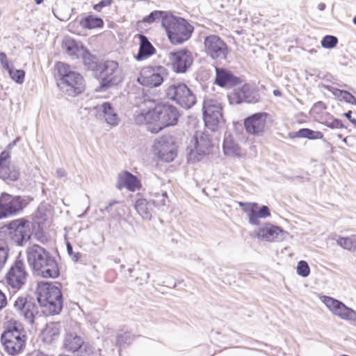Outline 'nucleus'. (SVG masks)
<instances>
[{
	"mask_svg": "<svg viewBox=\"0 0 356 356\" xmlns=\"http://www.w3.org/2000/svg\"><path fill=\"white\" fill-rule=\"evenodd\" d=\"M27 261L37 275L45 278H56L60 271L54 257L43 247L34 244L27 250Z\"/></svg>",
	"mask_w": 356,
	"mask_h": 356,
	"instance_id": "obj_1",
	"label": "nucleus"
},
{
	"mask_svg": "<svg viewBox=\"0 0 356 356\" xmlns=\"http://www.w3.org/2000/svg\"><path fill=\"white\" fill-rule=\"evenodd\" d=\"M26 341V336L22 324L14 320L9 321L1 336L4 350L10 355H19L25 348Z\"/></svg>",
	"mask_w": 356,
	"mask_h": 356,
	"instance_id": "obj_2",
	"label": "nucleus"
},
{
	"mask_svg": "<svg viewBox=\"0 0 356 356\" xmlns=\"http://www.w3.org/2000/svg\"><path fill=\"white\" fill-rule=\"evenodd\" d=\"M37 300L49 314H58L63 308V295L59 286L49 282H40L37 289Z\"/></svg>",
	"mask_w": 356,
	"mask_h": 356,
	"instance_id": "obj_3",
	"label": "nucleus"
},
{
	"mask_svg": "<svg viewBox=\"0 0 356 356\" xmlns=\"http://www.w3.org/2000/svg\"><path fill=\"white\" fill-rule=\"evenodd\" d=\"M170 42L180 44L188 40L193 31V27L184 18L170 15L162 22Z\"/></svg>",
	"mask_w": 356,
	"mask_h": 356,
	"instance_id": "obj_4",
	"label": "nucleus"
},
{
	"mask_svg": "<svg viewBox=\"0 0 356 356\" xmlns=\"http://www.w3.org/2000/svg\"><path fill=\"white\" fill-rule=\"evenodd\" d=\"M95 76L99 81V86L97 88V91L99 92L106 91L113 86L118 85L123 79L118 63L110 60L99 63Z\"/></svg>",
	"mask_w": 356,
	"mask_h": 356,
	"instance_id": "obj_5",
	"label": "nucleus"
},
{
	"mask_svg": "<svg viewBox=\"0 0 356 356\" xmlns=\"http://www.w3.org/2000/svg\"><path fill=\"white\" fill-rule=\"evenodd\" d=\"M154 124L149 128L152 133H158L163 128L177 124L179 113L177 108L171 104L156 105L153 109Z\"/></svg>",
	"mask_w": 356,
	"mask_h": 356,
	"instance_id": "obj_6",
	"label": "nucleus"
},
{
	"mask_svg": "<svg viewBox=\"0 0 356 356\" xmlns=\"http://www.w3.org/2000/svg\"><path fill=\"white\" fill-rule=\"evenodd\" d=\"M166 97L184 108H191L196 104V96L184 83L170 85L165 90Z\"/></svg>",
	"mask_w": 356,
	"mask_h": 356,
	"instance_id": "obj_7",
	"label": "nucleus"
},
{
	"mask_svg": "<svg viewBox=\"0 0 356 356\" xmlns=\"http://www.w3.org/2000/svg\"><path fill=\"white\" fill-rule=\"evenodd\" d=\"M29 202L24 196L13 195L7 193L0 196V220L17 216L27 206Z\"/></svg>",
	"mask_w": 356,
	"mask_h": 356,
	"instance_id": "obj_8",
	"label": "nucleus"
},
{
	"mask_svg": "<svg viewBox=\"0 0 356 356\" xmlns=\"http://www.w3.org/2000/svg\"><path fill=\"white\" fill-rule=\"evenodd\" d=\"M29 277L26 264L22 259L17 258L10 266L6 275L8 286L16 292L23 289Z\"/></svg>",
	"mask_w": 356,
	"mask_h": 356,
	"instance_id": "obj_9",
	"label": "nucleus"
},
{
	"mask_svg": "<svg viewBox=\"0 0 356 356\" xmlns=\"http://www.w3.org/2000/svg\"><path fill=\"white\" fill-rule=\"evenodd\" d=\"M11 241L18 246H23L29 241L32 234V223L25 218H18L7 225Z\"/></svg>",
	"mask_w": 356,
	"mask_h": 356,
	"instance_id": "obj_10",
	"label": "nucleus"
},
{
	"mask_svg": "<svg viewBox=\"0 0 356 356\" xmlns=\"http://www.w3.org/2000/svg\"><path fill=\"white\" fill-rule=\"evenodd\" d=\"M154 154L161 161L166 163L172 161L177 156V147L170 135H165L156 139L153 146Z\"/></svg>",
	"mask_w": 356,
	"mask_h": 356,
	"instance_id": "obj_11",
	"label": "nucleus"
},
{
	"mask_svg": "<svg viewBox=\"0 0 356 356\" xmlns=\"http://www.w3.org/2000/svg\"><path fill=\"white\" fill-rule=\"evenodd\" d=\"M202 111L206 127L215 131L222 119L221 104L216 99H206L203 102Z\"/></svg>",
	"mask_w": 356,
	"mask_h": 356,
	"instance_id": "obj_12",
	"label": "nucleus"
},
{
	"mask_svg": "<svg viewBox=\"0 0 356 356\" xmlns=\"http://www.w3.org/2000/svg\"><path fill=\"white\" fill-rule=\"evenodd\" d=\"M204 44L207 55L211 59L222 61L227 58L229 53L228 47L219 36L216 35L207 36Z\"/></svg>",
	"mask_w": 356,
	"mask_h": 356,
	"instance_id": "obj_13",
	"label": "nucleus"
},
{
	"mask_svg": "<svg viewBox=\"0 0 356 356\" xmlns=\"http://www.w3.org/2000/svg\"><path fill=\"white\" fill-rule=\"evenodd\" d=\"M191 142L193 143V147H188V161L195 163L200 161L202 158L208 154L211 147V142L205 134H196L193 138Z\"/></svg>",
	"mask_w": 356,
	"mask_h": 356,
	"instance_id": "obj_14",
	"label": "nucleus"
},
{
	"mask_svg": "<svg viewBox=\"0 0 356 356\" xmlns=\"http://www.w3.org/2000/svg\"><path fill=\"white\" fill-rule=\"evenodd\" d=\"M321 299L334 315L343 320L356 321V311L342 302L326 296H323Z\"/></svg>",
	"mask_w": 356,
	"mask_h": 356,
	"instance_id": "obj_15",
	"label": "nucleus"
},
{
	"mask_svg": "<svg viewBox=\"0 0 356 356\" xmlns=\"http://www.w3.org/2000/svg\"><path fill=\"white\" fill-rule=\"evenodd\" d=\"M270 115L266 112H259L245 118L243 124L249 134L261 136L267 128V120Z\"/></svg>",
	"mask_w": 356,
	"mask_h": 356,
	"instance_id": "obj_16",
	"label": "nucleus"
},
{
	"mask_svg": "<svg viewBox=\"0 0 356 356\" xmlns=\"http://www.w3.org/2000/svg\"><path fill=\"white\" fill-rule=\"evenodd\" d=\"M169 59L172 69L176 73H185L193 63V54L186 49L170 52Z\"/></svg>",
	"mask_w": 356,
	"mask_h": 356,
	"instance_id": "obj_17",
	"label": "nucleus"
},
{
	"mask_svg": "<svg viewBox=\"0 0 356 356\" xmlns=\"http://www.w3.org/2000/svg\"><path fill=\"white\" fill-rule=\"evenodd\" d=\"M14 307L30 324L34 323L35 316L39 314V307L35 302L22 296L15 301Z\"/></svg>",
	"mask_w": 356,
	"mask_h": 356,
	"instance_id": "obj_18",
	"label": "nucleus"
},
{
	"mask_svg": "<svg viewBox=\"0 0 356 356\" xmlns=\"http://www.w3.org/2000/svg\"><path fill=\"white\" fill-rule=\"evenodd\" d=\"M164 70V67L161 66L157 67L156 69L152 67L144 68L138 77V82L146 87H158L163 82L161 72Z\"/></svg>",
	"mask_w": 356,
	"mask_h": 356,
	"instance_id": "obj_19",
	"label": "nucleus"
},
{
	"mask_svg": "<svg viewBox=\"0 0 356 356\" xmlns=\"http://www.w3.org/2000/svg\"><path fill=\"white\" fill-rule=\"evenodd\" d=\"M288 234V232L284 231L281 227L266 223L259 228L256 236L258 238L268 242H275L284 240Z\"/></svg>",
	"mask_w": 356,
	"mask_h": 356,
	"instance_id": "obj_20",
	"label": "nucleus"
},
{
	"mask_svg": "<svg viewBox=\"0 0 356 356\" xmlns=\"http://www.w3.org/2000/svg\"><path fill=\"white\" fill-rule=\"evenodd\" d=\"M80 79H71L68 82L58 81V86L65 95L70 97H75L81 93L85 88L84 80L82 76L76 72Z\"/></svg>",
	"mask_w": 356,
	"mask_h": 356,
	"instance_id": "obj_21",
	"label": "nucleus"
},
{
	"mask_svg": "<svg viewBox=\"0 0 356 356\" xmlns=\"http://www.w3.org/2000/svg\"><path fill=\"white\" fill-rule=\"evenodd\" d=\"M241 79L226 69L216 67L215 83L220 87L231 88L238 85Z\"/></svg>",
	"mask_w": 356,
	"mask_h": 356,
	"instance_id": "obj_22",
	"label": "nucleus"
},
{
	"mask_svg": "<svg viewBox=\"0 0 356 356\" xmlns=\"http://www.w3.org/2000/svg\"><path fill=\"white\" fill-rule=\"evenodd\" d=\"M123 187L134 192L140 188V180L131 172L125 171L124 173L120 174L118 177L117 188L120 190Z\"/></svg>",
	"mask_w": 356,
	"mask_h": 356,
	"instance_id": "obj_23",
	"label": "nucleus"
},
{
	"mask_svg": "<svg viewBox=\"0 0 356 356\" xmlns=\"http://www.w3.org/2000/svg\"><path fill=\"white\" fill-rule=\"evenodd\" d=\"M233 98L236 104H241L243 102L255 103L259 100L258 95L248 85H244L236 90L233 95Z\"/></svg>",
	"mask_w": 356,
	"mask_h": 356,
	"instance_id": "obj_24",
	"label": "nucleus"
},
{
	"mask_svg": "<svg viewBox=\"0 0 356 356\" xmlns=\"http://www.w3.org/2000/svg\"><path fill=\"white\" fill-rule=\"evenodd\" d=\"M62 47L72 59L79 58L82 54H84L86 49L81 43L70 37L63 40Z\"/></svg>",
	"mask_w": 356,
	"mask_h": 356,
	"instance_id": "obj_25",
	"label": "nucleus"
},
{
	"mask_svg": "<svg viewBox=\"0 0 356 356\" xmlns=\"http://www.w3.org/2000/svg\"><path fill=\"white\" fill-rule=\"evenodd\" d=\"M252 207L250 209L245 210L248 216L250 224L258 225L260 222L259 218H266L270 216V209L267 206L263 205L258 210L254 209V207H258L257 203H253Z\"/></svg>",
	"mask_w": 356,
	"mask_h": 356,
	"instance_id": "obj_26",
	"label": "nucleus"
},
{
	"mask_svg": "<svg viewBox=\"0 0 356 356\" xmlns=\"http://www.w3.org/2000/svg\"><path fill=\"white\" fill-rule=\"evenodd\" d=\"M139 39L140 46L136 58L137 60H142L153 55L155 49L145 35L140 34Z\"/></svg>",
	"mask_w": 356,
	"mask_h": 356,
	"instance_id": "obj_27",
	"label": "nucleus"
},
{
	"mask_svg": "<svg viewBox=\"0 0 356 356\" xmlns=\"http://www.w3.org/2000/svg\"><path fill=\"white\" fill-rule=\"evenodd\" d=\"M20 175L19 169L13 163H8L0 168V178L7 184L17 181Z\"/></svg>",
	"mask_w": 356,
	"mask_h": 356,
	"instance_id": "obj_28",
	"label": "nucleus"
},
{
	"mask_svg": "<svg viewBox=\"0 0 356 356\" xmlns=\"http://www.w3.org/2000/svg\"><path fill=\"white\" fill-rule=\"evenodd\" d=\"M55 70L58 72V81L68 82L71 79H80L76 72L72 71L70 66L63 63L58 62L55 65Z\"/></svg>",
	"mask_w": 356,
	"mask_h": 356,
	"instance_id": "obj_29",
	"label": "nucleus"
},
{
	"mask_svg": "<svg viewBox=\"0 0 356 356\" xmlns=\"http://www.w3.org/2000/svg\"><path fill=\"white\" fill-rule=\"evenodd\" d=\"M222 147L227 156H241L243 154L240 147L235 143L231 135L225 136Z\"/></svg>",
	"mask_w": 356,
	"mask_h": 356,
	"instance_id": "obj_30",
	"label": "nucleus"
},
{
	"mask_svg": "<svg viewBox=\"0 0 356 356\" xmlns=\"http://www.w3.org/2000/svg\"><path fill=\"white\" fill-rule=\"evenodd\" d=\"M61 325L59 322H51L47 324L42 332L44 340L47 343H51L57 339L60 333Z\"/></svg>",
	"mask_w": 356,
	"mask_h": 356,
	"instance_id": "obj_31",
	"label": "nucleus"
},
{
	"mask_svg": "<svg viewBox=\"0 0 356 356\" xmlns=\"http://www.w3.org/2000/svg\"><path fill=\"white\" fill-rule=\"evenodd\" d=\"M83 344V339L73 333L67 334L63 341L64 348L71 352L77 351Z\"/></svg>",
	"mask_w": 356,
	"mask_h": 356,
	"instance_id": "obj_32",
	"label": "nucleus"
},
{
	"mask_svg": "<svg viewBox=\"0 0 356 356\" xmlns=\"http://www.w3.org/2000/svg\"><path fill=\"white\" fill-rule=\"evenodd\" d=\"M134 120L137 124H145L147 129L150 131L149 128H153L154 124V118L153 115V110L143 111L137 113L134 115Z\"/></svg>",
	"mask_w": 356,
	"mask_h": 356,
	"instance_id": "obj_33",
	"label": "nucleus"
},
{
	"mask_svg": "<svg viewBox=\"0 0 356 356\" xmlns=\"http://www.w3.org/2000/svg\"><path fill=\"white\" fill-rule=\"evenodd\" d=\"M135 209L138 213L145 220L152 218V203L145 198H140L135 203Z\"/></svg>",
	"mask_w": 356,
	"mask_h": 356,
	"instance_id": "obj_34",
	"label": "nucleus"
},
{
	"mask_svg": "<svg viewBox=\"0 0 356 356\" xmlns=\"http://www.w3.org/2000/svg\"><path fill=\"white\" fill-rule=\"evenodd\" d=\"M99 109L104 114L105 121L110 125L116 126L118 124V117L117 113L113 111L109 102H104Z\"/></svg>",
	"mask_w": 356,
	"mask_h": 356,
	"instance_id": "obj_35",
	"label": "nucleus"
},
{
	"mask_svg": "<svg viewBox=\"0 0 356 356\" xmlns=\"http://www.w3.org/2000/svg\"><path fill=\"white\" fill-rule=\"evenodd\" d=\"M80 24L84 29H92L102 27L104 26V22L100 17L88 15L81 20Z\"/></svg>",
	"mask_w": 356,
	"mask_h": 356,
	"instance_id": "obj_36",
	"label": "nucleus"
},
{
	"mask_svg": "<svg viewBox=\"0 0 356 356\" xmlns=\"http://www.w3.org/2000/svg\"><path fill=\"white\" fill-rule=\"evenodd\" d=\"M337 243L345 250L356 252V237L354 235L349 237H339Z\"/></svg>",
	"mask_w": 356,
	"mask_h": 356,
	"instance_id": "obj_37",
	"label": "nucleus"
},
{
	"mask_svg": "<svg viewBox=\"0 0 356 356\" xmlns=\"http://www.w3.org/2000/svg\"><path fill=\"white\" fill-rule=\"evenodd\" d=\"M80 57L82 58L83 64L88 69L95 72V74L97 73L99 63L96 61V58L90 54L86 49L84 54H82Z\"/></svg>",
	"mask_w": 356,
	"mask_h": 356,
	"instance_id": "obj_38",
	"label": "nucleus"
},
{
	"mask_svg": "<svg viewBox=\"0 0 356 356\" xmlns=\"http://www.w3.org/2000/svg\"><path fill=\"white\" fill-rule=\"evenodd\" d=\"M170 16L168 13L162 10H154L149 13V15L145 16L143 19V22L147 24H152L158 20L161 19V22L166 17Z\"/></svg>",
	"mask_w": 356,
	"mask_h": 356,
	"instance_id": "obj_39",
	"label": "nucleus"
},
{
	"mask_svg": "<svg viewBox=\"0 0 356 356\" xmlns=\"http://www.w3.org/2000/svg\"><path fill=\"white\" fill-rule=\"evenodd\" d=\"M296 136L314 140L322 138L323 135L321 131H316L307 128H302L296 132Z\"/></svg>",
	"mask_w": 356,
	"mask_h": 356,
	"instance_id": "obj_40",
	"label": "nucleus"
},
{
	"mask_svg": "<svg viewBox=\"0 0 356 356\" xmlns=\"http://www.w3.org/2000/svg\"><path fill=\"white\" fill-rule=\"evenodd\" d=\"M152 203V206L154 205L156 207L159 209H163L167 206V203L168 202V197L166 192L156 193L153 195V198L150 201Z\"/></svg>",
	"mask_w": 356,
	"mask_h": 356,
	"instance_id": "obj_41",
	"label": "nucleus"
},
{
	"mask_svg": "<svg viewBox=\"0 0 356 356\" xmlns=\"http://www.w3.org/2000/svg\"><path fill=\"white\" fill-rule=\"evenodd\" d=\"M7 72L10 77L17 83L21 84L24 82L25 72L23 70H17L11 67Z\"/></svg>",
	"mask_w": 356,
	"mask_h": 356,
	"instance_id": "obj_42",
	"label": "nucleus"
},
{
	"mask_svg": "<svg viewBox=\"0 0 356 356\" xmlns=\"http://www.w3.org/2000/svg\"><path fill=\"white\" fill-rule=\"evenodd\" d=\"M8 248L6 243L0 241V271L4 267L8 257Z\"/></svg>",
	"mask_w": 356,
	"mask_h": 356,
	"instance_id": "obj_43",
	"label": "nucleus"
},
{
	"mask_svg": "<svg viewBox=\"0 0 356 356\" xmlns=\"http://www.w3.org/2000/svg\"><path fill=\"white\" fill-rule=\"evenodd\" d=\"M133 336L129 332H124L123 334H118L116 339V345L121 347L125 345L130 344L133 341Z\"/></svg>",
	"mask_w": 356,
	"mask_h": 356,
	"instance_id": "obj_44",
	"label": "nucleus"
},
{
	"mask_svg": "<svg viewBox=\"0 0 356 356\" xmlns=\"http://www.w3.org/2000/svg\"><path fill=\"white\" fill-rule=\"evenodd\" d=\"M336 95H338L341 100H343L347 103L356 105V97L349 92L337 89Z\"/></svg>",
	"mask_w": 356,
	"mask_h": 356,
	"instance_id": "obj_45",
	"label": "nucleus"
},
{
	"mask_svg": "<svg viewBox=\"0 0 356 356\" xmlns=\"http://www.w3.org/2000/svg\"><path fill=\"white\" fill-rule=\"evenodd\" d=\"M321 45L325 49L334 48L338 43V39L334 35H327L323 38Z\"/></svg>",
	"mask_w": 356,
	"mask_h": 356,
	"instance_id": "obj_46",
	"label": "nucleus"
},
{
	"mask_svg": "<svg viewBox=\"0 0 356 356\" xmlns=\"http://www.w3.org/2000/svg\"><path fill=\"white\" fill-rule=\"evenodd\" d=\"M297 274L302 277H307L310 273L308 264L303 260L298 261L297 265Z\"/></svg>",
	"mask_w": 356,
	"mask_h": 356,
	"instance_id": "obj_47",
	"label": "nucleus"
},
{
	"mask_svg": "<svg viewBox=\"0 0 356 356\" xmlns=\"http://www.w3.org/2000/svg\"><path fill=\"white\" fill-rule=\"evenodd\" d=\"M325 124L331 129H342L346 127L342 123V121L339 119H332L331 120H327Z\"/></svg>",
	"mask_w": 356,
	"mask_h": 356,
	"instance_id": "obj_48",
	"label": "nucleus"
},
{
	"mask_svg": "<svg viewBox=\"0 0 356 356\" xmlns=\"http://www.w3.org/2000/svg\"><path fill=\"white\" fill-rule=\"evenodd\" d=\"M0 63L2 67L6 71L12 67L7 55L4 52H0Z\"/></svg>",
	"mask_w": 356,
	"mask_h": 356,
	"instance_id": "obj_49",
	"label": "nucleus"
},
{
	"mask_svg": "<svg viewBox=\"0 0 356 356\" xmlns=\"http://www.w3.org/2000/svg\"><path fill=\"white\" fill-rule=\"evenodd\" d=\"M113 0H102L98 3L93 6V9L99 12L103 8L111 6Z\"/></svg>",
	"mask_w": 356,
	"mask_h": 356,
	"instance_id": "obj_50",
	"label": "nucleus"
},
{
	"mask_svg": "<svg viewBox=\"0 0 356 356\" xmlns=\"http://www.w3.org/2000/svg\"><path fill=\"white\" fill-rule=\"evenodd\" d=\"M34 237L42 243H44L48 241L47 235L42 229L37 230L34 234Z\"/></svg>",
	"mask_w": 356,
	"mask_h": 356,
	"instance_id": "obj_51",
	"label": "nucleus"
},
{
	"mask_svg": "<svg viewBox=\"0 0 356 356\" xmlns=\"http://www.w3.org/2000/svg\"><path fill=\"white\" fill-rule=\"evenodd\" d=\"M9 158V153L6 151H3L0 154V168L8 165V163H11L8 161V159Z\"/></svg>",
	"mask_w": 356,
	"mask_h": 356,
	"instance_id": "obj_52",
	"label": "nucleus"
},
{
	"mask_svg": "<svg viewBox=\"0 0 356 356\" xmlns=\"http://www.w3.org/2000/svg\"><path fill=\"white\" fill-rule=\"evenodd\" d=\"M7 305V298L6 295L0 290V310L4 308Z\"/></svg>",
	"mask_w": 356,
	"mask_h": 356,
	"instance_id": "obj_53",
	"label": "nucleus"
},
{
	"mask_svg": "<svg viewBox=\"0 0 356 356\" xmlns=\"http://www.w3.org/2000/svg\"><path fill=\"white\" fill-rule=\"evenodd\" d=\"M352 111H349L347 113H344L343 115L347 118L355 127H356V119L352 118Z\"/></svg>",
	"mask_w": 356,
	"mask_h": 356,
	"instance_id": "obj_54",
	"label": "nucleus"
},
{
	"mask_svg": "<svg viewBox=\"0 0 356 356\" xmlns=\"http://www.w3.org/2000/svg\"><path fill=\"white\" fill-rule=\"evenodd\" d=\"M117 203H118V202H117V201H112V202H110V203H109V204H108L105 207L104 211H106V212H108V213H110V212H111V207H112L114 204H117Z\"/></svg>",
	"mask_w": 356,
	"mask_h": 356,
	"instance_id": "obj_55",
	"label": "nucleus"
},
{
	"mask_svg": "<svg viewBox=\"0 0 356 356\" xmlns=\"http://www.w3.org/2000/svg\"><path fill=\"white\" fill-rule=\"evenodd\" d=\"M56 174L59 177H63L66 175L65 170L62 168L58 169L56 170Z\"/></svg>",
	"mask_w": 356,
	"mask_h": 356,
	"instance_id": "obj_56",
	"label": "nucleus"
},
{
	"mask_svg": "<svg viewBox=\"0 0 356 356\" xmlns=\"http://www.w3.org/2000/svg\"><path fill=\"white\" fill-rule=\"evenodd\" d=\"M67 253L69 254V255L72 256V254L74 253L73 248H72V245L69 242L67 243Z\"/></svg>",
	"mask_w": 356,
	"mask_h": 356,
	"instance_id": "obj_57",
	"label": "nucleus"
},
{
	"mask_svg": "<svg viewBox=\"0 0 356 356\" xmlns=\"http://www.w3.org/2000/svg\"><path fill=\"white\" fill-rule=\"evenodd\" d=\"M72 259L75 261H77L81 257V254L80 252H76L73 253L72 256H71Z\"/></svg>",
	"mask_w": 356,
	"mask_h": 356,
	"instance_id": "obj_58",
	"label": "nucleus"
},
{
	"mask_svg": "<svg viewBox=\"0 0 356 356\" xmlns=\"http://www.w3.org/2000/svg\"><path fill=\"white\" fill-rule=\"evenodd\" d=\"M318 8L320 10H324L325 8V4L323 3H321L318 5Z\"/></svg>",
	"mask_w": 356,
	"mask_h": 356,
	"instance_id": "obj_59",
	"label": "nucleus"
},
{
	"mask_svg": "<svg viewBox=\"0 0 356 356\" xmlns=\"http://www.w3.org/2000/svg\"><path fill=\"white\" fill-rule=\"evenodd\" d=\"M36 356H53V355H49L48 354H46L42 351H38L36 354Z\"/></svg>",
	"mask_w": 356,
	"mask_h": 356,
	"instance_id": "obj_60",
	"label": "nucleus"
},
{
	"mask_svg": "<svg viewBox=\"0 0 356 356\" xmlns=\"http://www.w3.org/2000/svg\"><path fill=\"white\" fill-rule=\"evenodd\" d=\"M280 93H281V92H280L279 90H275L273 91V94H274L275 96H279V95H280Z\"/></svg>",
	"mask_w": 356,
	"mask_h": 356,
	"instance_id": "obj_61",
	"label": "nucleus"
},
{
	"mask_svg": "<svg viewBox=\"0 0 356 356\" xmlns=\"http://www.w3.org/2000/svg\"><path fill=\"white\" fill-rule=\"evenodd\" d=\"M133 271H134V268H129L128 269V272H129V274L130 277H131V273H132Z\"/></svg>",
	"mask_w": 356,
	"mask_h": 356,
	"instance_id": "obj_62",
	"label": "nucleus"
},
{
	"mask_svg": "<svg viewBox=\"0 0 356 356\" xmlns=\"http://www.w3.org/2000/svg\"><path fill=\"white\" fill-rule=\"evenodd\" d=\"M37 5H40L43 2V0H34Z\"/></svg>",
	"mask_w": 356,
	"mask_h": 356,
	"instance_id": "obj_63",
	"label": "nucleus"
},
{
	"mask_svg": "<svg viewBox=\"0 0 356 356\" xmlns=\"http://www.w3.org/2000/svg\"><path fill=\"white\" fill-rule=\"evenodd\" d=\"M353 23L356 25V16L353 18Z\"/></svg>",
	"mask_w": 356,
	"mask_h": 356,
	"instance_id": "obj_64",
	"label": "nucleus"
}]
</instances>
